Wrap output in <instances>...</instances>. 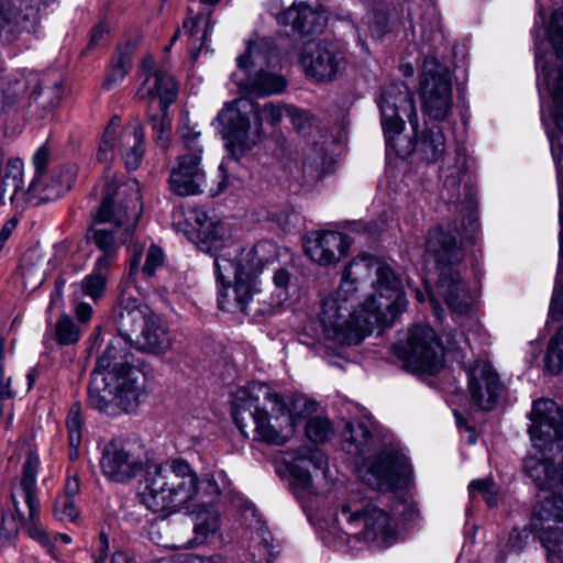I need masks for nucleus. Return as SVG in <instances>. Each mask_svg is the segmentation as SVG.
I'll use <instances>...</instances> for the list:
<instances>
[{
  "instance_id": "obj_26",
  "label": "nucleus",
  "mask_w": 563,
  "mask_h": 563,
  "mask_svg": "<svg viewBox=\"0 0 563 563\" xmlns=\"http://www.w3.org/2000/svg\"><path fill=\"white\" fill-rule=\"evenodd\" d=\"M277 20L280 24L291 25L300 35L320 33L325 25L324 16L303 2L294 3Z\"/></svg>"
},
{
  "instance_id": "obj_33",
  "label": "nucleus",
  "mask_w": 563,
  "mask_h": 563,
  "mask_svg": "<svg viewBox=\"0 0 563 563\" xmlns=\"http://www.w3.org/2000/svg\"><path fill=\"white\" fill-rule=\"evenodd\" d=\"M330 161L322 145L314 144L303 154L302 176L308 185L316 184L327 173Z\"/></svg>"
},
{
  "instance_id": "obj_6",
  "label": "nucleus",
  "mask_w": 563,
  "mask_h": 563,
  "mask_svg": "<svg viewBox=\"0 0 563 563\" xmlns=\"http://www.w3.org/2000/svg\"><path fill=\"white\" fill-rule=\"evenodd\" d=\"M375 295L356 308L352 321L356 325L349 334H340L344 344H360L375 327H390L406 310L407 299L399 276L385 262L376 264L375 279L372 283Z\"/></svg>"
},
{
  "instance_id": "obj_15",
  "label": "nucleus",
  "mask_w": 563,
  "mask_h": 563,
  "mask_svg": "<svg viewBox=\"0 0 563 563\" xmlns=\"http://www.w3.org/2000/svg\"><path fill=\"white\" fill-rule=\"evenodd\" d=\"M148 118L152 123L153 139L164 152L170 143L172 122L168 118V107L178 96V84L167 71L156 70L146 79Z\"/></svg>"
},
{
  "instance_id": "obj_41",
  "label": "nucleus",
  "mask_w": 563,
  "mask_h": 563,
  "mask_svg": "<svg viewBox=\"0 0 563 563\" xmlns=\"http://www.w3.org/2000/svg\"><path fill=\"white\" fill-rule=\"evenodd\" d=\"M66 427L68 430V442H69V459L76 461L79 456L78 446L81 442V406L79 402H75L68 412Z\"/></svg>"
},
{
  "instance_id": "obj_43",
  "label": "nucleus",
  "mask_w": 563,
  "mask_h": 563,
  "mask_svg": "<svg viewBox=\"0 0 563 563\" xmlns=\"http://www.w3.org/2000/svg\"><path fill=\"white\" fill-rule=\"evenodd\" d=\"M547 38L559 58H563V8L552 12L547 26Z\"/></svg>"
},
{
  "instance_id": "obj_59",
  "label": "nucleus",
  "mask_w": 563,
  "mask_h": 563,
  "mask_svg": "<svg viewBox=\"0 0 563 563\" xmlns=\"http://www.w3.org/2000/svg\"><path fill=\"white\" fill-rule=\"evenodd\" d=\"M48 152L44 147H41L36 151L33 157V164L35 167V176L41 177L45 175L44 172L48 164Z\"/></svg>"
},
{
  "instance_id": "obj_38",
  "label": "nucleus",
  "mask_w": 563,
  "mask_h": 563,
  "mask_svg": "<svg viewBox=\"0 0 563 563\" xmlns=\"http://www.w3.org/2000/svg\"><path fill=\"white\" fill-rule=\"evenodd\" d=\"M560 264L556 276V286L550 306V318L553 321L563 320V191H560Z\"/></svg>"
},
{
  "instance_id": "obj_45",
  "label": "nucleus",
  "mask_w": 563,
  "mask_h": 563,
  "mask_svg": "<svg viewBox=\"0 0 563 563\" xmlns=\"http://www.w3.org/2000/svg\"><path fill=\"white\" fill-rule=\"evenodd\" d=\"M285 112L290 119L294 129L299 134L306 135L310 133L316 122V118L309 111L294 106H287L285 107Z\"/></svg>"
},
{
  "instance_id": "obj_27",
  "label": "nucleus",
  "mask_w": 563,
  "mask_h": 563,
  "mask_svg": "<svg viewBox=\"0 0 563 563\" xmlns=\"http://www.w3.org/2000/svg\"><path fill=\"white\" fill-rule=\"evenodd\" d=\"M23 187V163L19 158H4L0 151V202L2 205L14 203L21 199Z\"/></svg>"
},
{
  "instance_id": "obj_29",
  "label": "nucleus",
  "mask_w": 563,
  "mask_h": 563,
  "mask_svg": "<svg viewBox=\"0 0 563 563\" xmlns=\"http://www.w3.org/2000/svg\"><path fill=\"white\" fill-rule=\"evenodd\" d=\"M172 336L163 320L151 313L143 329V352L154 355L165 354L172 347Z\"/></svg>"
},
{
  "instance_id": "obj_58",
  "label": "nucleus",
  "mask_w": 563,
  "mask_h": 563,
  "mask_svg": "<svg viewBox=\"0 0 563 563\" xmlns=\"http://www.w3.org/2000/svg\"><path fill=\"white\" fill-rule=\"evenodd\" d=\"M113 139L114 136L110 134V126H107L98 151V159L100 162L109 159V153L113 147Z\"/></svg>"
},
{
  "instance_id": "obj_55",
  "label": "nucleus",
  "mask_w": 563,
  "mask_h": 563,
  "mask_svg": "<svg viewBox=\"0 0 563 563\" xmlns=\"http://www.w3.org/2000/svg\"><path fill=\"white\" fill-rule=\"evenodd\" d=\"M80 492V481L78 476V472L71 468H68V474L66 478V483L64 486V494L62 497L74 498Z\"/></svg>"
},
{
  "instance_id": "obj_9",
  "label": "nucleus",
  "mask_w": 563,
  "mask_h": 563,
  "mask_svg": "<svg viewBox=\"0 0 563 563\" xmlns=\"http://www.w3.org/2000/svg\"><path fill=\"white\" fill-rule=\"evenodd\" d=\"M282 119V107L267 102L261 108L249 98H240L225 103L216 120L221 126L227 147L238 157L256 143L264 121L276 125Z\"/></svg>"
},
{
  "instance_id": "obj_61",
  "label": "nucleus",
  "mask_w": 563,
  "mask_h": 563,
  "mask_svg": "<svg viewBox=\"0 0 563 563\" xmlns=\"http://www.w3.org/2000/svg\"><path fill=\"white\" fill-rule=\"evenodd\" d=\"M200 484L207 495L218 496L220 494L219 485L213 475H206V477L201 479Z\"/></svg>"
},
{
  "instance_id": "obj_24",
  "label": "nucleus",
  "mask_w": 563,
  "mask_h": 563,
  "mask_svg": "<svg viewBox=\"0 0 563 563\" xmlns=\"http://www.w3.org/2000/svg\"><path fill=\"white\" fill-rule=\"evenodd\" d=\"M350 244L346 234L335 231H313L303 242L307 255L320 265L338 263L346 255Z\"/></svg>"
},
{
  "instance_id": "obj_17",
  "label": "nucleus",
  "mask_w": 563,
  "mask_h": 563,
  "mask_svg": "<svg viewBox=\"0 0 563 563\" xmlns=\"http://www.w3.org/2000/svg\"><path fill=\"white\" fill-rule=\"evenodd\" d=\"M86 238L102 253L96 262L111 265L119 250L118 232L128 222L125 210L115 207L110 195H106L98 209L91 214Z\"/></svg>"
},
{
  "instance_id": "obj_2",
  "label": "nucleus",
  "mask_w": 563,
  "mask_h": 563,
  "mask_svg": "<svg viewBox=\"0 0 563 563\" xmlns=\"http://www.w3.org/2000/svg\"><path fill=\"white\" fill-rule=\"evenodd\" d=\"M136 352L110 342L90 374L88 406L109 416L135 412L140 406L141 362Z\"/></svg>"
},
{
  "instance_id": "obj_62",
  "label": "nucleus",
  "mask_w": 563,
  "mask_h": 563,
  "mask_svg": "<svg viewBox=\"0 0 563 563\" xmlns=\"http://www.w3.org/2000/svg\"><path fill=\"white\" fill-rule=\"evenodd\" d=\"M273 280L276 287L286 290L290 282V274L287 269L279 268L275 272Z\"/></svg>"
},
{
  "instance_id": "obj_44",
  "label": "nucleus",
  "mask_w": 563,
  "mask_h": 563,
  "mask_svg": "<svg viewBox=\"0 0 563 563\" xmlns=\"http://www.w3.org/2000/svg\"><path fill=\"white\" fill-rule=\"evenodd\" d=\"M25 91V84L0 81V115L9 111Z\"/></svg>"
},
{
  "instance_id": "obj_22",
  "label": "nucleus",
  "mask_w": 563,
  "mask_h": 563,
  "mask_svg": "<svg viewBox=\"0 0 563 563\" xmlns=\"http://www.w3.org/2000/svg\"><path fill=\"white\" fill-rule=\"evenodd\" d=\"M328 464L325 454L311 445H302L286 453V467L291 476V485L297 496L312 490V479L309 466L324 470Z\"/></svg>"
},
{
  "instance_id": "obj_5",
  "label": "nucleus",
  "mask_w": 563,
  "mask_h": 563,
  "mask_svg": "<svg viewBox=\"0 0 563 563\" xmlns=\"http://www.w3.org/2000/svg\"><path fill=\"white\" fill-rule=\"evenodd\" d=\"M529 434L536 455L523 460L525 473L539 489V497L563 494V468L545 455L555 446L563 460V412L551 399H538L530 412Z\"/></svg>"
},
{
  "instance_id": "obj_28",
  "label": "nucleus",
  "mask_w": 563,
  "mask_h": 563,
  "mask_svg": "<svg viewBox=\"0 0 563 563\" xmlns=\"http://www.w3.org/2000/svg\"><path fill=\"white\" fill-rule=\"evenodd\" d=\"M48 261L40 246L27 249L20 262V273L25 289L34 290L46 277Z\"/></svg>"
},
{
  "instance_id": "obj_18",
  "label": "nucleus",
  "mask_w": 563,
  "mask_h": 563,
  "mask_svg": "<svg viewBox=\"0 0 563 563\" xmlns=\"http://www.w3.org/2000/svg\"><path fill=\"white\" fill-rule=\"evenodd\" d=\"M139 437L122 435L104 444L99 466L103 476L113 483L129 484L141 473Z\"/></svg>"
},
{
  "instance_id": "obj_60",
  "label": "nucleus",
  "mask_w": 563,
  "mask_h": 563,
  "mask_svg": "<svg viewBox=\"0 0 563 563\" xmlns=\"http://www.w3.org/2000/svg\"><path fill=\"white\" fill-rule=\"evenodd\" d=\"M48 542H41L44 547L48 549V551H53L56 549L59 544H68L71 541V538L68 534L65 533H58L54 536H49Z\"/></svg>"
},
{
  "instance_id": "obj_57",
  "label": "nucleus",
  "mask_w": 563,
  "mask_h": 563,
  "mask_svg": "<svg viewBox=\"0 0 563 563\" xmlns=\"http://www.w3.org/2000/svg\"><path fill=\"white\" fill-rule=\"evenodd\" d=\"M18 36V24L0 13V38L12 42Z\"/></svg>"
},
{
  "instance_id": "obj_16",
  "label": "nucleus",
  "mask_w": 563,
  "mask_h": 563,
  "mask_svg": "<svg viewBox=\"0 0 563 563\" xmlns=\"http://www.w3.org/2000/svg\"><path fill=\"white\" fill-rule=\"evenodd\" d=\"M141 250L134 245L129 261L128 276L123 283L120 303V338L113 343H120L125 350L141 352L139 343V314L141 307V288L139 286Z\"/></svg>"
},
{
  "instance_id": "obj_32",
  "label": "nucleus",
  "mask_w": 563,
  "mask_h": 563,
  "mask_svg": "<svg viewBox=\"0 0 563 563\" xmlns=\"http://www.w3.org/2000/svg\"><path fill=\"white\" fill-rule=\"evenodd\" d=\"M66 194V187L57 185L51 175L34 176L27 190L22 194L25 201L38 205L48 202L63 197Z\"/></svg>"
},
{
  "instance_id": "obj_49",
  "label": "nucleus",
  "mask_w": 563,
  "mask_h": 563,
  "mask_svg": "<svg viewBox=\"0 0 563 563\" xmlns=\"http://www.w3.org/2000/svg\"><path fill=\"white\" fill-rule=\"evenodd\" d=\"M54 516L59 521L74 522L79 517L75 499L58 496L54 503Z\"/></svg>"
},
{
  "instance_id": "obj_54",
  "label": "nucleus",
  "mask_w": 563,
  "mask_h": 563,
  "mask_svg": "<svg viewBox=\"0 0 563 563\" xmlns=\"http://www.w3.org/2000/svg\"><path fill=\"white\" fill-rule=\"evenodd\" d=\"M528 537H529V531L527 530V528H522V529L514 528L509 533L507 545L511 550H514L516 552H520L523 549Z\"/></svg>"
},
{
  "instance_id": "obj_52",
  "label": "nucleus",
  "mask_w": 563,
  "mask_h": 563,
  "mask_svg": "<svg viewBox=\"0 0 563 563\" xmlns=\"http://www.w3.org/2000/svg\"><path fill=\"white\" fill-rule=\"evenodd\" d=\"M77 172L78 168L76 165H64L55 168L49 175L53 177L54 181L57 183V185L65 186L67 192L76 179Z\"/></svg>"
},
{
  "instance_id": "obj_63",
  "label": "nucleus",
  "mask_w": 563,
  "mask_h": 563,
  "mask_svg": "<svg viewBox=\"0 0 563 563\" xmlns=\"http://www.w3.org/2000/svg\"><path fill=\"white\" fill-rule=\"evenodd\" d=\"M16 223L18 222L15 219H9L2 225L1 231H0V250L2 249L5 241L11 236L13 230L16 228Z\"/></svg>"
},
{
  "instance_id": "obj_36",
  "label": "nucleus",
  "mask_w": 563,
  "mask_h": 563,
  "mask_svg": "<svg viewBox=\"0 0 563 563\" xmlns=\"http://www.w3.org/2000/svg\"><path fill=\"white\" fill-rule=\"evenodd\" d=\"M81 329L67 314H62L55 324L47 327L44 340H53L59 345H71L79 341Z\"/></svg>"
},
{
  "instance_id": "obj_1",
  "label": "nucleus",
  "mask_w": 563,
  "mask_h": 563,
  "mask_svg": "<svg viewBox=\"0 0 563 563\" xmlns=\"http://www.w3.org/2000/svg\"><path fill=\"white\" fill-rule=\"evenodd\" d=\"M317 409L318 402L305 397L294 399L288 407L269 385L252 382L234 394L233 419L245 438L280 445L285 442L283 430L295 427Z\"/></svg>"
},
{
  "instance_id": "obj_53",
  "label": "nucleus",
  "mask_w": 563,
  "mask_h": 563,
  "mask_svg": "<svg viewBox=\"0 0 563 563\" xmlns=\"http://www.w3.org/2000/svg\"><path fill=\"white\" fill-rule=\"evenodd\" d=\"M99 556L95 560V563H104V559L107 556L109 550V541L108 537L104 532H101L99 536ZM110 563H131L129 555L125 552L118 551L115 552Z\"/></svg>"
},
{
  "instance_id": "obj_7",
  "label": "nucleus",
  "mask_w": 563,
  "mask_h": 563,
  "mask_svg": "<svg viewBox=\"0 0 563 563\" xmlns=\"http://www.w3.org/2000/svg\"><path fill=\"white\" fill-rule=\"evenodd\" d=\"M143 504L153 512L173 511L192 500L199 479L183 459L163 464L150 459L143 467Z\"/></svg>"
},
{
  "instance_id": "obj_13",
  "label": "nucleus",
  "mask_w": 563,
  "mask_h": 563,
  "mask_svg": "<svg viewBox=\"0 0 563 563\" xmlns=\"http://www.w3.org/2000/svg\"><path fill=\"white\" fill-rule=\"evenodd\" d=\"M335 519L346 536L357 540L386 543L395 534L389 514L360 492L347 494Z\"/></svg>"
},
{
  "instance_id": "obj_3",
  "label": "nucleus",
  "mask_w": 563,
  "mask_h": 563,
  "mask_svg": "<svg viewBox=\"0 0 563 563\" xmlns=\"http://www.w3.org/2000/svg\"><path fill=\"white\" fill-rule=\"evenodd\" d=\"M379 108L386 145L397 156L405 157L417 152L428 164L442 157L445 152V137L439 126L426 130L416 143L400 137L405 129V121L399 115L400 111L408 118L415 135L419 128L415 96L405 82H393L386 86L383 89Z\"/></svg>"
},
{
  "instance_id": "obj_42",
  "label": "nucleus",
  "mask_w": 563,
  "mask_h": 563,
  "mask_svg": "<svg viewBox=\"0 0 563 563\" xmlns=\"http://www.w3.org/2000/svg\"><path fill=\"white\" fill-rule=\"evenodd\" d=\"M545 367L552 374L563 369V325L550 339L544 357Z\"/></svg>"
},
{
  "instance_id": "obj_31",
  "label": "nucleus",
  "mask_w": 563,
  "mask_h": 563,
  "mask_svg": "<svg viewBox=\"0 0 563 563\" xmlns=\"http://www.w3.org/2000/svg\"><path fill=\"white\" fill-rule=\"evenodd\" d=\"M195 221L201 249H206L207 252H217L224 246L225 227L223 223L212 220L205 212L197 213Z\"/></svg>"
},
{
  "instance_id": "obj_51",
  "label": "nucleus",
  "mask_w": 563,
  "mask_h": 563,
  "mask_svg": "<svg viewBox=\"0 0 563 563\" xmlns=\"http://www.w3.org/2000/svg\"><path fill=\"white\" fill-rule=\"evenodd\" d=\"M367 25L373 37H383L388 31V19L386 13L374 10L367 16Z\"/></svg>"
},
{
  "instance_id": "obj_19",
  "label": "nucleus",
  "mask_w": 563,
  "mask_h": 563,
  "mask_svg": "<svg viewBox=\"0 0 563 563\" xmlns=\"http://www.w3.org/2000/svg\"><path fill=\"white\" fill-rule=\"evenodd\" d=\"M411 468L407 456L394 446L369 459L361 471L363 482L379 492H393L407 485Z\"/></svg>"
},
{
  "instance_id": "obj_40",
  "label": "nucleus",
  "mask_w": 563,
  "mask_h": 563,
  "mask_svg": "<svg viewBox=\"0 0 563 563\" xmlns=\"http://www.w3.org/2000/svg\"><path fill=\"white\" fill-rule=\"evenodd\" d=\"M133 48L130 45L119 47L117 55L112 58L103 86L109 88L121 81L131 69V57Z\"/></svg>"
},
{
  "instance_id": "obj_35",
  "label": "nucleus",
  "mask_w": 563,
  "mask_h": 563,
  "mask_svg": "<svg viewBox=\"0 0 563 563\" xmlns=\"http://www.w3.org/2000/svg\"><path fill=\"white\" fill-rule=\"evenodd\" d=\"M141 125H128L121 136L122 158L128 172H135L141 166Z\"/></svg>"
},
{
  "instance_id": "obj_10",
  "label": "nucleus",
  "mask_w": 563,
  "mask_h": 563,
  "mask_svg": "<svg viewBox=\"0 0 563 563\" xmlns=\"http://www.w3.org/2000/svg\"><path fill=\"white\" fill-rule=\"evenodd\" d=\"M38 466V455L29 451L22 475L12 483L10 489L13 514L2 516L0 532L7 539L16 536L21 528H26L32 539L38 542L49 541L48 533L38 521L41 511L36 486Z\"/></svg>"
},
{
  "instance_id": "obj_12",
  "label": "nucleus",
  "mask_w": 563,
  "mask_h": 563,
  "mask_svg": "<svg viewBox=\"0 0 563 563\" xmlns=\"http://www.w3.org/2000/svg\"><path fill=\"white\" fill-rule=\"evenodd\" d=\"M236 64L245 77L236 79L235 84L249 97L278 95L287 87L286 78L275 69L279 58L269 38L250 40L246 52L236 58Z\"/></svg>"
},
{
  "instance_id": "obj_30",
  "label": "nucleus",
  "mask_w": 563,
  "mask_h": 563,
  "mask_svg": "<svg viewBox=\"0 0 563 563\" xmlns=\"http://www.w3.org/2000/svg\"><path fill=\"white\" fill-rule=\"evenodd\" d=\"M540 77L552 97L551 118L556 129L563 133V66L551 71L542 66Z\"/></svg>"
},
{
  "instance_id": "obj_64",
  "label": "nucleus",
  "mask_w": 563,
  "mask_h": 563,
  "mask_svg": "<svg viewBox=\"0 0 563 563\" xmlns=\"http://www.w3.org/2000/svg\"><path fill=\"white\" fill-rule=\"evenodd\" d=\"M107 33V27L104 24H97L91 30V36H90V46H95L101 41Z\"/></svg>"
},
{
  "instance_id": "obj_11",
  "label": "nucleus",
  "mask_w": 563,
  "mask_h": 563,
  "mask_svg": "<svg viewBox=\"0 0 563 563\" xmlns=\"http://www.w3.org/2000/svg\"><path fill=\"white\" fill-rule=\"evenodd\" d=\"M426 250L437 262L439 277L435 284L438 295L452 313L462 316L470 309L468 292L460 277L457 265L464 257L456 243V234L442 227L432 230L426 241Z\"/></svg>"
},
{
  "instance_id": "obj_47",
  "label": "nucleus",
  "mask_w": 563,
  "mask_h": 563,
  "mask_svg": "<svg viewBox=\"0 0 563 563\" xmlns=\"http://www.w3.org/2000/svg\"><path fill=\"white\" fill-rule=\"evenodd\" d=\"M179 133L185 148L188 151L186 155L198 156V161H201V154L203 152L201 132L196 130L195 126L183 124L179 129Z\"/></svg>"
},
{
  "instance_id": "obj_21",
  "label": "nucleus",
  "mask_w": 563,
  "mask_h": 563,
  "mask_svg": "<svg viewBox=\"0 0 563 563\" xmlns=\"http://www.w3.org/2000/svg\"><path fill=\"white\" fill-rule=\"evenodd\" d=\"M299 63L308 76L330 81L345 69L346 56L336 42L310 40L303 44Z\"/></svg>"
},
{
  "instance_id": "obj_4",
  "label": "nucleus",
  "mask_w": 563,
  "mask_h": 563,
  "mask_svg": "<svg viewBox=\"0 0 563 563\" xmlns=\"http://www.w3.org/2000/svg\"><path fill=\"white\" fill-rule=\"evenodd\" d=\"M214 267L222 284L234 278L232 286L223 287L219 292L218 306L221 310L257 317L271 314L278 305L258 287L257 277L263 269V261L257 247L242 249L234 257L230 252L216 255Z\"/></svg>"
},
{
  "instance_id": "obj_48",
  "label": "nucleus",
  "mask_w": 563,
  "mask_h": 563,
  "mask_svg": "<svg viewBox=\"0 0 563 563\" xmlns=\"http://www.w3.org/2000/svg\"><path fill=\"white\" fill-rule=\"evenodd\" d=\"M333 433L331 422L322 417L311 418L306 426V434L312 442L322 443Z\"/></svg>"
},
{
  "instance_id": "obj_56",
  "label": "nucleus",
  "mask_w": 563,
  "mask_h": 563,
  "mask_svg": "<svg viewBox=\"0 0 563 563\" xmlns=\"http://www.w3.org/2000/svg\"><path fill=\"white\" fill-rule=\"evenodd\" d=\"M74 312L81 323H88L92 317L93 310L88 302H84L80 296L75 295L74 300Z\"/></svg>"
},
{
  "instance_id": "obj_37",
  "label": "nucleus",
  "mask_w": 563,
  "mask_h": 563,
  "mask_svg": "<svg viewBox=\"0 0 563 563\" xmlns=\"http://www.w3.org/2000/svg\"><path fill=\"white\" fill-rule=\"evenodd\" d=\"M220 529V516L214 509H202L195 515L194 532L191 541L195 544H203L213 539Z\"/></svg>"
},
{
  "instance_id": "obj_8",
  "label": "nucleus",
  "mask_w": 563,
  "mask_h": 563,
  "mask_svg": "<svg viewBox=\"0 0 563 563\" xmlns=\"http://www.w3.org/2000/svg\"><path fill=\"white\" fill-rule=\"evenodd\" d=\"M379 262L373 256L362 255L353 258L345 267L338 289L324 298L321 305L319 319L327 338L344 344L340 334H349L356 325L352 314L356 312L354 307L358 300V285L376 273V264Z\"/></svg>"
},
{
  "instance_id": "obj_39",
  "label": "nucleus",
  "mask_w": 563,
  "mask_h": 563,
  "mask_svg": "<svg viewBox=\"0 0 563 563\" xmlns=\"http://www.w3.org/2000/svg\"><path fill=\"white\" fill-rule=\"evenodd\" d=\"M343 439L352 446L347 449L349 453L361 455L371 449L373 433L365 423L347 422L343 430Z\"/></svg>"
},
{
  "instance_id": "obj_46",
  "label": "nucleus",
  "mask_w": 563,
  "mask_h": 563,
  "mask_svg": "<svg viewBox=\"0 0 563 563\" xmlns=\"http://www.w3.org/2000/svg\"><path fill=\"white\" fill-rule=\"evenodd\" d=\"M471 496L481 494L488 507H495L498 504V488L492 478L474 479L468 485Z\"/></svg>"
},
{
  "instance_id": "obj_50",
  "label": "nucleus",
  "mask_w": 563,
  "mask_h": 563,
  "mask_svg": "<svg viewBox=\"0 0 563 563\" xmlns=\"http://www.w3.org/2000/svg\"><path fill=\"white\" fill-rule=\"evenodd\" d=\"M165 253L163 249L156 244H152L146 253L145 263L143 264V274L152 277L156 271L164 266Z\"/></svg>"
},
{
  "instance_id": "obj_34",
  "label": "nucleus",
  "mask_w": 563,
  "mask_h": 563,
  "mask_svg": "<svg viewBox=\"0 0 563 563\" xmlns=\"http://www.w3.org/2000/svg\"><path fill=\"white\" fill-rule=\"evenodd\" d=\"M110 267L111 265L106 264V262H95L92 272L77 286L80 294L89 297L95 302L102 298L107 290Z\"/></svg>"
},
{
  "instance_id": "obj_25",
  "label": "nucleus",
  "mask_w": 563,
  "mask_h": 563,
  "mask_svg": "<svg viewBox=\"0 0 563 563\" xmlns=\"http://www.w3.org/2000/svg\"><path fill=\"white\" fill-rule=\"evenodd\" d=\"M198 156L180 155L178 165L169 176L170 189L178 196H191L202 191L206 174Z\"/></svg>"
},
{
  "instance_id": "obj_14",
  "label": "nucleus",
  "mask_w": 563,
  "mask_h": 563,
  "mask_svg": "<svg viewBox=\"0 0 563 563\" xmlns=\"http://www.w3.org/2000/svg\"><path fill=\"white\" fill-rule=\"evenodd\" d=\"M394 351L410 372L434 375L444 364L443 346L429 325L410 328L407 339L395 343Z\"/></svg>"
},
{
  "instance_id": "obj_20",
  "label": "nucleus",
  "mask_w": 563,
  "mask_h": 563,
  "mask_svg": "<svg viewBox=\"0 0 563 563\" xmlns=\"http://www.w3.org/2000/svg\"><path fill=\"white\" fill-rule=\"evenodd\" d=\"M420 91L423 111L430 119L443 121L452 110V82L449 69L437 59L423 63Z\"/></svg>"
},
{
  "instance_id": "obj_23",
  "label": "nucleus",
  "mask_w": 563,
  "mask_h": 563,
  "mask_svg": "<svg viewBox=\"0 0 563 563\" xmlns=\"http://www.w3.org/2000/svg\"><path fill=\"white\" fill-rule=\"evenodd\" d=\"M468 389L473 401L483 410L495 408L504 393V385L492 364L476 361L468 373Z\"/></svg>"
}]
</instances>
